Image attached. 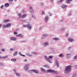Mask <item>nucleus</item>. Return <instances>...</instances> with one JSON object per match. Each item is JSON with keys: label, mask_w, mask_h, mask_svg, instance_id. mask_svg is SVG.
<instances>
[{"label": "nucleus", "mask_w": 77, "mask_h": 77, "mask_svg": "<svg viewBox=\"0 0 77 77\" xmlns=\"http://www.w3.org/2000/svg\"><path fill=\"white\" fill-rule=\"evenodd\" d=\"M23 27L25 28V27H27V25H23Z\"/></svg>", "instance_id": "obj_37"}, {"label": "nucleus", "mask_w": 77, "mask_h": 77, "mask_svg": "<svg viewBox=\"0 0 77 77\" xmlns=\"http://www.w3.org/2000/svg\"><path fill=\"white\" fill-rule=\"evenodd\" d=\"M11 26V23H9L6 25H3V27L6 29V28H8V27H10Z\"/></svg>", "instance_id": "obj_4"}, {"label": "nucleus", "mask_w": 77, "mask_h": 77, "mask_svg": "<svg viewBox=\"0 0 77 77\" xmlns=\"http://www.w3.org/2000/svg\"><path fill=\"white\" fill-rule=\"evenodd\" d=\"M75 67L76 68H77V65H75Z\"/></svg>", "instance_id": "obj_56"}, {"label": "nucleus", "mask_w": 77, "mask_h": 77, "mask_svg": "<svg viewBox=\"0 0 77 77\" xmlns=\"http://www.w3.org/2000/svg\"><path fill=\"white\" fill-rule=\"evenodd\" d=\"M67 58H69L71 57V54H66Z\"/></svg>", "instance_id": "obj_18"}, {"label": "nucleus", "mask_w": 77, "mask_h": 77, "mask_svg": "<svg viewBox=\"0 0 77 77\" xmlns=\"http://www.w3.org/2000/svg\"><path fill=\"white\" fill-rule=\"evenodd\" d=\"M19 54H20V56H23V57H25V55H23L20 52L19 53Z\"/></svg>", "instance_id": "obj_31"}, {"label": "nucleus", "mask_w": 77, "mask_h": 77, "mask_svg": "<svg viewBox=\"0 0 77 77\" xmlns=\"http://www.w3.org/2000/svg\"><path fill=\"white\" fill-rule=\"evenodd\" d=\"M10 20L9 19L4 20L3 21V23H7V22H9Z\"/></svg>", "instance_id": "obj_16"}, {"label": "nucleus", "mask_w": 77, "mask_h": 77, "mask_svg": "<svg viewBox=\"0 0 77 77\" xmlns=\"http://www.w3.org/2000/svg\"><path fill=\"white\" fill-rule=\"evenodd\" d=\"M73 59H74V60H75V59H77V55L76 56H75L73 58Z\"/></svg>", "instance_id": "obj_29"}, {"label": "nucleus", "mask_w": 77, "mask_h": 77, "mask_svg": "<svg viewBox=\"0 0 77 77\" xmlns=\"http://www.w3.org/2000/svg\"><path fill=\"white\" fill-rule=\"evenodd\" d=\"M18 16L19 17V18H21L22 16H21V15L20 14H18Z\"/></svg>", "instance_id": "obj_40"}, {"label": "nucleus", "mask_w": 77, "mask_h": 77, "mask_svg": "<svg viewBox=\"0 0 77 77\" xmlns=\"http://www.w3.org/2000/svg\"><path fill=\"white\" fill-rule=\"evenodd\" d=\"M48 17L46 16L45 18L44 19L45 22H47V21L48 20Z\"/></svg>", "instance_id": "obj_13"}, {"label": "nucleus", "mask_w": 77, "mask_h": 77, "mask_svg": "<svg viewBox=\"0 0 77 77\" xmlns=\"http://www.w3.org/2000/svg\"><path fill=\"white\" fill-rule=\"evenodd\" d=\"M14 1H17V0H14Z\"/></svg>", "instance_id": "obj_60"}, {"label": "nucleus", "mask_w": 77, "mask_h": 77, "mask_svg": "<svg viewBox=\"0 0 77 77\" xmlns=\"http://www.w3.org/2000/svg\"><path fill=\"white\" fill-rule=\"evenodd\" d=\"M14 72H15V75H16V76H17V77H20V76H21L20 74H19V73H18L16 72L15 70H14Z\"/></svg>", "instance_id": "obj_5"}, {"label": "nucleus", "mask_w": 77, "mask_h": 77, "mask_svg": "<svg viewBox=\"0 0 77 77\" xmlns=\"http://www.w3.org/2000/svg\"><path fill=\"white\" fill-rule=\"evenodd\" d=\"M0 53H1V51H0Z\"/></svg>", "instance_id": "obj_61"}, {"label": "nucleus", "mask_w": 77, "mask_h": 77, "mask_svg": "<svg viewBox=\"0 0 77 77\" xmlns=\"http://www.w3.org/2000/svg\"><path fill=\"white\" fill-rule=\"evenodd\" d=\"M22 13H26V11H24V10H23L22 11Z\"/></svg>", "instance_id": "obj_44"}, {"label": "nucleus", "mask_w": 77, "mask_h": 77, "mask_svg": "<svg viewBox=\"0 0 77 77\" xmlns=\"http://www.w3.org/2000/svg\"><path fill=\"white\" fill-rule=\"evenodd\" d=\"M29 67V64L26 65L24 66V69L25 71H28Z\"/></svg>", "instance_id": "obj_3"}, {"label": "nucleus", "mask_w": 77, "mask_h": 77, "mask_svg": "<svg viewBox=\"0 0 77 77\" xmlns=\"http://www.w3.org/2000/svg\"><path fill=\"white\" fill-rule=\"evenodd\" d=\"M72 0H66V3H70L71 1H72Z\"/></svg>", "instance_id": "obj_32"}, {"label": "nucleus", "mask_w": 77, "mask_h": 77, "mask_svg": "<svg viewBox=\"0 0 77 77\" xmlns=\"http://www.w3.org/2000/svg\"><path fill=\"white\" fill-rule=\"evenodd\" d=\"M26 55L28 56H32V55L31 54H30L28 53L26 54Z\"/></svg>", "instance_id": "obj_34"}, {"label": "nucleus", "mask_w": 77, "mask_h": 77, "mask_svg": "<svg viewBox=\"0 0 77 77\" xmlns=\"http://www.w3.org/2000/svg\"><path fill=\"white\" fill-rule=\"evenodd\" d=\"M27 61V60L26 59H25V60L24 61V62H26Z\"/></svg>", "instance_id": "obj_48"}, {"label": "nucleus", "mask_w": 77, "mask_h": 77, "mask_svg": "<svg viewBox=\"0 0 77 77\" xmlns=\"http://www.w3.org/2000/svg\"><path fill=\"white\" fill-rule=\"evenodd\" d=\"M40 5L41 6H42L44 5V4L43 3H41L40 4Z\"/></svg>", "instance_id": "obj_46"}, {"label": "nucleus", "mask_w": 77, "mask_h": 77, "mask_svg": "<svg viewBox=\"0 0 77 77\" xmlns=\"http://www.w3.org/2000/svg\"><path fill=\"white\" fill-rule=\"evenodd\" d=\"M17 51H15V52L13 54V55L14 56H17Z\"/></svg>", "instance_id": "obj_20"}, {"label": "nucleus", "mask_w": 77, "mask_h": 77, "mask_svg": "<svg viewBox=\"0 0 77 77\" xmlns=\"http://www.w3.org/2000/svg\"><path fill=\"white\" fill-rule=\"evenodd\" d=\"M54 70L51 69L47 70L45 72H53Z\"/></svg>", "instance_id": "obj_8"}, {"label": "nucleus", "mask_w": 77, "mask_h": 77, "mask_svg": "<svg viewBox=\"0 0 77 77\" xmlns=\"http://www.w3.org/2000/svg\"><path fill=\"white\" fill-rule=\"evenodd\" d=\"M17 36H20V37H23V36L21 34H19L17 35Z\"/></svg>", "instance_id": "obj_35"}, {"label": "nucleus", "mask_w": 77, "mask_h": 77, "mask_svg": "<svg viewBox=\"0 0 77 77\" xmlns=\"http://www.w3.org/2000/svg\"><path fill=\"white\" fill-rule=\"evenodd\" d=\"M33 18H34V19H35V17H33Z\"/></svg>", "instance_id": "obj_59"}, {"label": "nucleus", "mask_w": 77, "mask_h": 77, "mask_svg": "<svg viewBox=\"0 0 77 77\" xmlns=\"http://www.w3.org/2000/svg\"><path fill=\"white\" fill-rule=\"evenodd\" d=\"M52 39L53 40L56 41H59L60 40L59 38L57 37L53 38Z\"/></svg>", "instance_id": "obj_11"}, {"label": "nucleus", "mask_w": 77, "mask_h": 77, "mask_svg": "<svg viewBox=\"0 0 77 77\" xmlns=\"http://www.w3.org/2000/svg\"><path fill=\"white\" fill-rule=\"evenodd\" d=\"M40 70L42 72H45V71H46L45 70V69L42 68H40Z\"/></svg>", "instance_id": "obj_15"}, {"label": "nucleus", "mask_w": 77, "mask_h": 77, "mask_svg": "<svg viewBox=\"0 0 77 77\" xmlns=\"http://www.w3.org/2000/svg\"><path fill=\"white\" fill-rule=\"evenodd\" d=\"M55 77H62L61 76H59L57 75V76H55Z\"/></svg>", "instance_id": "obj_53"}, {"label": "nucleus", "mask_w": 77, "mask_h": 77, "mask_svg": "<svg viewBox=\"0 0 77 77\" xmlns=\"http://www.w3.org/2000/svg\"><path fill=\"white\" fill-rule=\"evenodd\" d=\"M11 61L12 62H15L16 60H17V59H13L11 60Z\"/></svg>", "instance_id": "obj_22"}, {"label": "nucleus", "mask_w": 77, "mask_h": 77, "mask_svg": "<svg viewBox=\"0 0 77 77\" xmlns=\"http://www.w3.org/2000/svg\"><path fill=\"white\" fill-rule=\"evenodd\" d=\"M26 0L27 1V0Z\"/></svg>", "instance_id": "obj_63"}, {"label": "nucleus", "mask_w": 77, "mask_h": 77, "mask_svg": "<svg viewBox=\"0 0 77 77\" xmlns=\"http://www.w3.org/2000/svg\"><path fill=\"white\" fill-rule=\"evenodd\" d=\"M63 1V0H61L60 1H58V4H60V3H61Z\"/></svg>", "instance_id": "obj_28"}, {"label": "nucleus", "mask_w": 77, "mask_h": 77, "mask_svg": "<svg viewBox=\"0 0 77 77\" xmlns=\"http://www.w3.org/2000/svg\"><path fill=\"white\" fill-rule=\"evenodd\" d=\"M68 34H66V37H68Z\"/></svg>", "instance_id": "obj_52"}, {"label": "nucleus", "mask_w": 77, "mask_h": 77, "mask_svg": "<svg viewBox=\"0 0 77 77\" xmlns=\"http://www.w3.org/2000/svg\"><path fill=\"white\" fill-rule=\"evenodd\" d=\"M2 24H0V27H2Z\"/></svg>", "instance_id": "obj_55"}, {"label": "nucleus", "mask_w": 77, "mask_h": 77, "mask_svg": "<svg viewBox=\"0 0 77 77\" xmlns=\"http://www.w3.org/2000/svg\"><path fill=\"white\" fill-rule=\"evenodd\" d=\"M10 50L11 51H14L15 50V49L13 48H10Z\"/></svg>", "instance_id": "obj_30"}, {"label": "nucleus", "mask_w": 77, "mask_h": 77, "mask_svg": "<svg viewBox=\"0 0 77 77\" xmlns=\"http://www.w3.org/2000/svg\"><path fill=\"white\" fill-rule=\"evenodd\" d=\"M32 53L33 54H35V55H36V54H37L35 52H32Z\"/></svg>", "instance_id": "obj_42"}, {"label": "nucleus", "mask_w": 77, "mask_h": 77, "mask_svg": "<svg viewBox=\"0 0 77 77\" xmlns=\"http://www.w3.org/2000/svg\"><path fill=\"white\" fill-rule=\"evenodd\" d=\"M51 2H53V0H50Z\"/></svg>", "instance_id": "obj_57"}, {"label": "nucleus", "mask_w": 77, "mask_h": 77, "mask_svg": "<svg viewBox=\"0 0 77 77\" xmlns=\"http://www.w3.org/2000/svg\"><path fill=\"white\" fill-rule=\"evenodd\" d=\"M29 9L30 10V12H33V10L32 9V8L31 7H30L29 8Z\"/></svg>", "instance_id": "obj_27"}, {"label": "nucleus", "mask_w": 77, "mask_h": 77, "mask_svg": "<svg viewBox=\"0 0 77 77\" xmlns=\"http://www.w3.org/2000/svg\"><path fill=\"white\" fill-rule=\"evenodd\" d=\"M8 56H6L5 57H1V59H2V58H3V59H6V58H8Z\"/></svg>", "instance_id": "obj_23"}, {"label": "nucleus", "mask_w": 77, "mask_h": 77, "mask_svg": "<svg viewBox=\"0 0 77 77\" xmlns=\"http://www.w3.org/2000/svg\"><path fill=\"white\" fill-rule=\"evenodd\" d=\"M53 73H54V74H57V72L56 71H55L54 70V71L52 72Z\"/></svg>", "instance_id": "obj_39"}, {"label": "nucleus", "mask_w": 77, "mask_h": 77, "mask_svg": "<svg viewBox=\"0 0 77 77\" xmlns=\"http://www.w3.org/2000/svg\"><path fill=\"white\" fill-rule=\"evenodd\" d=\"M47 36H48V35L47 34H43L42 37V39H44V38H45V37H47Z\"/></svg>", "instance_id": "obj_10"}, {"label": "nucleus", "mask_w": 77, "mask_h": 77, "mask_svg": "<svg viewBox=\"0 0 77 77\" xmlns=\"http://www.w3.org/2000/svg\"><path fill=\"white\" fill-rule=\"evenodd\" d=\"M0 59H2V57L0 56Z\"/></svg>", "instance_id": "obj_58"}, {"label": "nucleus", "mask_w": 77, "mask_h": 77, "mask_svg": "<svg viewBox=\"0 0 77 77\" xmlns=\"http://www.w3.org/2000/svg\"><path fill=\"white\" fill-rule=\"evenodd\" d=\"M25 42V41H22L21 42Z\"/></svg>", "instance_id": "obj_54"}, {"label": "nucleus", "mask_w": 77, "mask_h": 77, "mask_svg": "<svg viewBox=\"0 0 77 77\" xmlns=\"http://www.w3.org/2000/svg\"><path fill=\"white\" fill-rule=\"evenodd\" d=\"M56 65L57 67H59V63H58V62L56 61Z\"/></svg>", "instance_id": "obj_26"}, {"label": "nucleus", "mask_w": 77, "mask_h": 77, "mask_svg": "<svg viewBox=\"0 0 77 77\" xmlns=\"http://www.w3.org/2000/svg\"><path fill=\"white\" fill-rule=\"evenodd\" d=\"M4 64L3 63H0V66H4Z\"/></svg>", "instance_id": "obj_36"}, {"label": "nucleus", "mask_w": 77, "mask_h": 77, "mask_svg": "<svg viewBox=\"0 0 77 77\" xmlns=\"http://www.w3.org/2000/svg\"><path fill=\"white\" fill-rule=\"evenodd\" d=\"M45 14V13L44 11H42V15H44Z\"/></svg>", "instance_id": "obj_43"}, {"label": "nucleus", "mask_w": 77, "mask_h": 77, "mask_svg": "<svg viewBox=\"0 0 77 77\" xmlns=\"http://www.w3.org/2000/svg\"><path fill=\"white\" fill-rule=\"evenodd\" d=\"M49 45V43H48V42H46L44 43L43 44V47H47V46L48 45Z\"/></svg>", "instance_id": "obj_6"}, {"label": "nucleus", "mask_w": 77, "mask_h": 77, "mask_svg": "<svg viewBox=\"0 0 77 77\" xmlns=\"http://www.w3.org/2000/svg\"><path fill=\"white\" fill-rule=\"evenodd\" d=\"M71 15V13H70L68 14V16H70V15Z\"/></svg>", "instance_id": "obj_47"}, {"label": "nucleus", "mask_w": 77, "mask_h": 77, "mask_svg": "<svg viewBox=\"0 0 77 77\" xmlns=\"http://www.w3.org/2000/svg\"><path fill=\"white\" fill-rule=\"evenodd\" d=\"M27 17V14H25L22 15L21 17L23 18H25V17Z\"/></svg>", "instance_id": "obj_21"}, {"label": "nucleus", "mask_w": 77, "mask_h": 77, "mask_svg": "<svg viewBox=\"0 0 77 77\" xmlns=\"http://www.w3.org/2000/svg\"><path fill=\"white\" fill-rule=\"evenodd\" d=\"M67 7V6L65 5H63L62 6V8L63 9H65V8H66Z\"/></svg>", "instance_id": "obj_19"}, {"label": "nucleus", "mask_w": 77, "mask_h": 77, "mask_svg": "<svg viewBox=\"0 0 77 77\" xmlns=\"http://www.w3.org/2000/svg\"><path fill=\"white\" fill-rule=\"evenodd\" d=\"M14 33L15 34V35H16V34H17V32H14Z\"/></svg>", "instance_id": "obj_51"}, {"label": "nucleus", "mask_w": 77, "mask_h": 77, "mask_svg": "<svg viewBox=\"0 0 77 77\" xmlns=\"http://www.w3.org/2000/svg\"><path fill=\"white\" fill-rule=\"evenodd\" d=\"M61 31H64V30H65V28H62L61 29Z\"/></svg>", "instance_id": "obj_41"}, {"label": "nucleus", "mask_w": 77, "mask_h": 77, "mask_svg": "<svg viewBox=\"0 0 77 77\" xmlns=\"http://www.w3.org/2000/svg\"><path fill=\"white\" fill-rule=\"evenodd\" d=\"M43 66L46 68H49V66L47 65H43Z\"/></svg>", "instance_id": "obj_17"}, {"label": "nucleus", "mask_w": 77, "mask_h": 77, "mask_svg": "<svg viewBox=\"0 0 77 77\" xmlns=\"http://www.w3.org/2000/svg\"><path fill=\"white\" fill-rule=\"evenodd\" d=\"M71 66H67L64 68V73L65 74H68L71 71Z\"/></svg>", "instance_id": "obj_1"}, {"label": "nucleus", "mask_w": 77, "mask_h": 77, "mask_svg": "<svg viewBox=\"0 0 77 77\" xmlns=\"http://www.w3.org/2000/svg\"><path fill=\"white\" fill-rule=\"evenodd\" d=\"M27 27H28V29H29V30H31L32 29V25H31L30 24H27Z\"/></svg>", "instance_id": "obj_9"}, {"label": "nucleus", "mask_w": 77, "mask_h": 77, "mask_svg": "<svg viewBox=\"0 0 77 77\" xmlns=\"http://www.w3.org/2000/svg\"><path fill=\"white\" fill-rule=\"evenodd\" d=\"M1 50L2 51V52H4L5 51V49H1Z\"/></svg>", "instance_id": "obj_38"}, {"label": "nucleus", "mask_w": 77, "mask_h": 77, "mask_svg": "<svg viewBox=\"0 0 77 77\" xmlns=\"http://www.w3.org/2000/svg\"><path fill=\"white\" fill-rule=\"evenodd\" d=\"M9 2H12L13 0H8Z\"/></svg>", "instance_id": "obj_45"}, {"label": "nucleus", "mask_w": 77, "mask_h": 77, "mask_svg": "<svg viewBox=\"0 0 77 77\" xmlns=\"http://www.w3.org/2000/svg\"><path fill=\"white\" fill-rule=\"evenodd\" d=\"M68 41L69 42H72V41H74V39L72 38H69L68 39Z\"/></svg>", "instance_id": "obj_14"}, {"label": "nucleus", "mask_w": 77, "mask_h": 77, "mask_svg": "<svg viewBox=\"0 0 77 77\" xmlns=\"http://www.w3.org/2000/svg\"><path fill=\"white\" fill-rule=\"evenodd\" d=\"M29 71H32L33 72L35 73V74H38V72L37 70H30Z\"/></svg>", "instance_id": "obj_12"}, {"label": "nucleus", "mask_w": 77, "mask_h": 77, "mask_svg": "<svg viewBox=\"0 0 77 77\" xmlns=\"http://www.w3.org/2000/svg\"><path fill=\"white\" fill-rule=\"evenodd\" d=\"M3 8V5H2L0 7L1 9H2V8Z\"/></svg>", "instance_id": "obj_50"}, {"label": "nucleus", "mask_w": 77, "mask_h": 77, "mask_svg": "<svg viewBox=\"0 0 77 77\" xmlns=\"http://www.w3.org/2000/svg\"><path fill=\"white\" fill-rule=\"evenodd\" d=\"M9 5L8 3H6L4 5V6L5 7H8V6H9Z\"/></svg>", "instance_id": "obj_24"}, {"label": "nucleus", "mask_w": 77, "mask_h": 77, "mask_svg": "<svg viewBox=\"0 0 77 77\" xmlns=\"http://www.w3.org/2000/svg\"><path fill=\"white\" fill-rule=\"evenodd\" d=\"M0 45H1V44L0 43Z\"/></svg>", "instance_id": "obj_62"}, {"label": "nucleus", "mask_w": 77, "mask_h": 77, "mask_svg": "<svg viewBox=\"0 0 77 77\" xmlns=\"http://www.w3.org/2000/svg\"><path fill=\"white\" fill-rule=\"evenodd\" d=\"M48 14L50 15L49 16H51V14L50 13H48Z\"/></svg>", "instance_id": "obj_49"}, {"label": "nucleus", "mask_w": 77, "mask_h": 77, "mask_svg": "<svg viewBox=\"0 0 77 77\" xmlns=\"http://www.w3.org/2000/svg\"><path fill=\"white\" fill-rule=\"evenodd\" d=\"M10 40L11 41H16L17 40V38L15 37H11L10 38Z\"/></svg>", "instance_id": "obj_7"}, {"label": "nucleus", "mask_w": 77, "mask_h": 77, "mask_svg": "<svg viewBox=\"0 0 77 77\" xmlns=\"http://www.w3.org/2000/svg\"><path fill=\"white\" fill-rule=\"evenodd\" d=\"M58 56L59 57H63V54H59Z\"/></svg>", "instance_id": "obj_25"}, {"label": "nucleus", "mask_w": 77, "mask_h": 77, "mask_svg": "<svg viewBox=\"0 0 77 77\" xmlns=\"http://www.w3.org/2000/svg\"><path fill=\"white\" fill-rule=\"evenodd\" d=\"M76 75H77V74L76 73H75L73 74V75H72V77H75V76H76Z\"/></svg>", "instance_id": "obj_33"}, {"label": "nucleus", "mask_w": 77, "mask_h": 77, "mask_svg": "<svg viewBox=\"0 0 77 77\" xmlns=\"http://www.w3.org/2000/svg\"><path fill=\"white\" fill-rule=\"evenodd\" d=\"M53 58V56H49V57H47V56H45V59L47 62H49V63H51L52 62L51 61V60L49 59H52Z\"/></svg>", "instance_id": "obj_2"}]
</instances>
